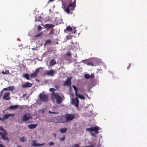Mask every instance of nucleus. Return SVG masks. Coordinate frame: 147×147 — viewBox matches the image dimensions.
I'll return each instance as SVG.
<instances>
[{"instance_id":"obj_37","label":"nucleus","mask_w":147,"mask_h":147,"mask_svg":"<svg viewBox=\"0 0 147 147\" xmlns=\"http://www.w3.org/2000/svg\"><path fill=\"white\" fill-rule=\"evenodd\" d=\"M38 31H39V30H41L42 28V27L39 25L38 26Z\"/></svg>"},{"instance_id":"obj_32","label":"nucleus","mask_w":147,"mask_h":147,"mask_svg":"<svg viewBox=\"0 0 147 147\" xmlns=\"http://www.w3.org/2000/svg\"><path fill=\"white\" fill-rule=\"evenodd\" d=\"M6 136H3V137L2 138L3 140H6L9 141V139L8 138V137H6Z\"/></svg>"},{"instance_id":"obj_19","label":"nucleus","mask_w":147,"mask_h":147,"mask_svg":"<svg viewBox=\"0 0 147 147\" xmlns=\"http://www.w3.org/2000/svg\"><path fill=\"white\" fill-rule=\"evenodd\" d=\"M49 63L50 66H52L53 65L55 64H56V62L55 59H53L50 61Z\"/></svg>"},{"instance_id":"obj_43","label":"nucleus","mask_w":147,"mask_h":147,"mask_svg":"<svg viewBox=\"0 0 147 147\" xmlns=\"http://www.w3.org/2000/svg\"><path fill=\"white\" fill-rule=\"evenodd\" d=\"M32 50H37V47L36 46V47L34 48H32Z\"/></svg>"},{"instance_id":"obj_20","label":"nucleus","mask_w":147,"mask_h":147,"mask_svg":"<svg viewBox=\"0 0 147 147\" xmlns=\"http://www.w3.org/2000/svg\"><path fill=\"white\" fill-rule=\"evenodd\" d=\"M76 96L78 98H79L81 99L84 100L85 99V97L83 95H80L78 94H76Z\"/></svg>"},{"instance_id":"obj_48","label":"nucleus","mask_w":147,"mask_h":147,"mask_svg":"<svg viewBox=\"0 0 147 147\" xmlns=\"http://www.w3.org/2000/svg\"><path fill=\"white\" fill-rule=\"evenodd\" d=\"M53 136L55 137H56V134H55V133H53Z\"/></svg>"},{"instance_id":"obj_47","label":"nucleus","mask_w":147,"mask_h":147,"mask_svg":"<svg viewBox=\"0 0 147 147\" xmlns=\"http://www.w3.org/2000/svg\"><path fill=\"white\" fill-rule=\"evenodd\" d=\"M37 102L40 105L41 104V101L40 100H38L37 101Z\"/></svg>"},{"instance_id":"obj_44","label":"nucleus","mask_w":147,"mask_h":147,"mask_svg":"<svg viewBox=\"0 0 147 147\" xmlns=\"http://www.w3.org/2000/svg\"><path fill=\"white\" fill-rule=\"evenodd\" d=\"M4 90H3V89L1 92H0V97H1V96H2V93H3V91H4Z\"/></svg>"},{"instance_id":"obj_31","label":"nucleus","mask_w":147,"mask_h":147,"mask_svg":"<svg viewBox=\"0 0 147 147\" xmlns=\"http://www.w3.org/2000/svg\"><path fill=\"white\" fill-rule=\"evenodd\" d=\"M51 42V40H48L46 41L44 45H45L47 44H50Z\"/></svg>"},{"instance_id":"obj_39","label":"nucleus","mask_w":147,"mask_h":147,"mask_svg":"<svg viewBox=\"0 0 147 147\" xmlns=\"http://www.w3.org/2000/svg\"><path fill=\"white\" fill-rule=\"evenodd\" d=\"M49 113L53 114H55L57 113L55 112H51L50 111H49Z\"/></svg>"},{"instance_id":"obj_13","label":"nucleus","mask_w":147,"mask_h":147,"mask_svg":"<svg viewBox=\"0 0 147 147\" xmlns=\"http://www.w3.org/2000/svg\"><path fill=\"white\" fill-rule=\"evenodd\" d=\"M45 27L47 29L52 28L55 27V25L53 24H47L45 25Z\"/></svg>"},{"instance_id":"obj_23","label":"nucleus","mask_w":147,"mask_h":147,"mask_svg":"<svg viewBox=\"0 0 147 147\" xmlns=\"http://www.w3.org/2000/svg\"><path fill=\"white\" fill-rule=\"evenodd\" d=\"M72 86L74 90L75 95L77 94H78V88L76 86L74 85H73Z\"/></svg>"},{"instance_id":"obj_34","label":"nucleus","mask_w":147,"mask_h":147,"mask_svg":"<svg viewBox=\"0 0 147 147\" xmlns=\"http://www.w3.org/2000/svg\"><path fill=\"white\" fill-rule=\"evenodd\" d=\"M54 143L53 142H51L49 143H48V144L49 146H52L54 145Z\"/></svg>"},{"instance_id":"obj_10","label":"nucleus","mask_w":147,"mask_h":147,"mask_svg":"<svg viewBox=\"0 0 147 147\" xmlns=\"http://www.w3.org/2000/svg\"><path fill=\"white\" fill-rule=\"evenodd\" d=\"M32 85V84L29 82H26L22 85V87L24 88H30L31 87Z\"/></svg>"},{"instance_id":"obj_5","label":"nucleus","mask_w":147,"mask_h":147,"mask_svg":"<svg viewBox=\"0 0 147 147\" xmlns=\"http://www.w3.org/2000/svg\"><path fill=\"white\" fill-rule=\"evenodd\" d=\"M72 79V77H68L66 80L64 82L63 85L67 86H70L71 84V80Z\"/></svg>"},{"instance_id":"obj_45","label":"nucleus","mask_w":147,"mask_h":147,"mask_svg":"<svg viewBox=\"0 0 147 147\" xmlns=\"http://www.w3.org/2000/svg\"><path fill=\"white\" fill-rule=\"evenodd\" d=\"M91 134L92 136H93L94 137H95V136H96L95 134L93 133H92V132L91 133Z\"/></svg>"},{"instance_id":"obj_2","label":"nucleus","mask_w":147,"mask_h":147,"mask_svg":"<svg viewBox=\"0 0 147 147\" xmlns=\"http://www.w3.org/2000/svg\"><path fill=\"white\" fill-rule=\"evenodd\" d=\"M52 97H54L57 103L58 104H60L62 102V98L57 93H53L51 94Z\"/></svg>"},{"instance_id":"obj_9","label":"nucleus","mask_w":147,"mask_h":147,"mask_svg":"<svg viewBox=\"0 0 147 147\" xmlns=\"http://www.w3.org/2000/svg\"><path fill=\"white\" fill-rule=\"evenodd\" d=\"M39 71V69L38 68L36 69L35 71L32 74L30 75V76L31 78H35L37 75V74Z\"/></svg>"},{"instance_id":"obj_29","label":"nucleus","mask_w":147,"mask_h":147,"mask_svg":"<svg viewBox=\"0 0 147 147\" xmlns=\"http://www.w3.org/2000/svg\"><path fill=\"white\" fill-rule=\"evenodd\" d=\"M95 128H96V130H94V131H95V132L96 134H98L99 133V131H98V130L99 129V127L97 126H95Z\"/></svg>"},{"instance_id":"obj_51","label":"nucleus","mask_w":147,"mask_h":147,"mask_svg":"<svg viewBox=\"0 0 147 147\" xmlns=\"http://www.w3.org/2000/svg\"><path fill=\"white\" fill-rule=\"evenodd\" d=\"M76 30H75V31L74 32H72V33L73 34H75L76 32Z\"/></svg>"},{"instance_id":"obj_46","label":"nucleus","mask_w":147,"mask_h":147,"mask_svg":"<svg viewBox=\"0 0 147 147\" xmlns=\"http://www.w3.org/2000/svg\"><path fill=\"white\" fill-rule=\"evenodd\" d=\"M73 146H74V147H79V146L77 144H75Z\"/></svg>"},{"instance_id":"obj_40","label":"nucleus","mask_w":147,"mask_h":147,"mask_svg":"<svg viewBox=\"0 0 147 147\" xmlns=\"http://www.w3.org/2000/svg\"><path fill=\"white\" fill-rule=\"evenodd\" d=\"M45 144V143H43L41 144H38V146H41L44 145Z\"/></svg>"},{"instance_id":"obj_1","label":"nucleus","mask_w":147,"mask_h":147,"mask_svg":"<svg viewBox=\"0 0 147 147\" xmlns=\"http://www.w3.org/2000/svg\"><path fill=\"white\" fill-rule=\"evenodd\" d=\"M76 0H74V1L72 3H69L67 7L66 8L65 3L62 2V7L68 14H69L70 13V10L72 11L73 10H74V8L76 7Z\"/></svg>"},{"instance_id":"obj_33","label":"nucleus","mask_w":147,"mask_h":147,"mask_svg":"<svg viewBox=\"0 0 147 147\" xmlns=\"http://www.w3.org/2000/svg\"><path fill=\"white\" fill-rule=\"evenodd\" d=\"M55 90L53 88H51L49 89V91L53 92V93H54V92L55 91Z\"/></svg>"},{"instance_id":"obj_50","label":"nucleus","mask_w":147,"mask_h":147,"mask_svg":"<svg viewBox=\"0 0 147 147\" xmlns=\"http://www.w3.org/2000/svg\"><path fill=\"white\" fill-rule=\"evenodd\" d=\"M4 120V119L3 118H1L0 117V121H3Z\"/></svg>"},{"instance_id":"obj_4","label":"nucleus","mask_w":147,"mask_h":147,"mask_svg":"<svg viewBox=\"0 0 147 147\" xmlns=\"http://www.w3.org/2000/svg\"><path fill=\"white\" fill-rule=\"evenodd\" d=\"M39 97L40 100L44 102H47L48 100L47 96L44 94H42L40 93L39 95Z\"/></svg>"},{"instance_id":"obj_41","label":"nucleus","mask_w":147,"mask_h":147,"mask_svg":"<svg viewBox=\"0 0 147 147\" xmlns=\"http://www.w3.org/2000/svg\"><path fill=\"white\" fill-rule=\"evenodd\" d=\"M0 130L3 131L4 132L5 131L4 130V128L2 127H0Z\"/></svg>"},{"instance_id":"obj_12","label":"nucleus","mask_w":147,"mask_h":147,"mask_svg":"<svg viewBox=\"0 0 147 147\" xmlns=\"http://www.w3.org/2000/svg\"><path fill=\"white\" fill-rule=\"evenodd\" d=\"M14 90V86H10L7 88H4L3 89V90L7 91V90L12 91Z\"/></svg>"},{"instance_id":"obj_35","label":"nucleus","mask_w":147,"mask_h":147,"mask_svg":"<svg viewBox=\"0 0 147 147\" xmlns=\"http://www.w3.org/2000/svg\"><path fill=\"white\" fill-rule=\"evenodd\" d=\"M42 34V33H41V32L39 33H38V34H37L36 35L35 37H38V36H41Z\"/></svg>"},{"instance_id":"obj_38","label":"nucleus","mask_w":147,"mask_h":147,"mask_svg":"<svg viewBox=\"0 0 147 147\" xmlns=\"http://www.w3.org/2000/svg\"><path fill=\"white\" fill-rule=\"evenodd\" d=\"M66 55L68 56H71V54L69 52H67L66 54Z\"/></svg>"},{"instance_id":"obj_25","label":"nucleus","mask_w":147,"mask_h":147,"mask_svg":"<svg viewBox=\"0 0 147 147\" xmlns=\"http://www.w3.org/2000/svg\"><path fill=\"white\" fill-rule=\"evenodd\" d=\"M23 77L25 78L27 80H29L30 79L29 75L28 74H24Z\"/></svg>"},{"instance_id":"obj_24","label":"nucleus","mask_w":147,"mask_h":147,"mask_svg":"<svg viewBox=\"0 0 147 147\" xmlns=\"http://www.w3.org/2000/svg\"><path fill=\"white\" fill-rule=\"evenodd\" d=\"M26 139L25 137H21L20 138V140L22 142H23L25 141V140Z\"/></svg>"},{"instance_id":"obj_49","label":"nucleus","mask_w":147,"mask_h":147,"mask_svg":"<svg viewBox=\"0 0 147 147\" xmlns=\"http://www.w3.org/2000/svg\"><path fill=\"white\" fill-rule=\"evenodd\" d=\"M4 146H3L2 144H0V147H4Z\"/></svg>"},{"instance_id":"obj_17","label":"nucleus","mask_w":147,"mask_h":147,"mask_svg":"<svg viewBox=\"0 0 147 147\" xmlns=\"http://www.w3.org/2000/svg\"><path fill=\"white\" fill-rule=\"evenodd\" d=\"M72 30V28L71 27L69 26H67L66 27V30H64V32L65 33L67 32L66 31L68 32L71 31Z\"/></svg>"},{"instance_id":"obj_36","label":"nucleus","mask_w":147,"mask_h":147,"mask_svg":"<svg viewBox=\"0 0 147 147\" xmlns=\"http://www.w3.org/2000/svg\"><path fill=\"white\" fill-rule=\"evenodd\" d=\"M65 136H63V137H62L60 138V140L61 141H63L65 140Z\"/></svg>"},{"instance_id":"obj_7","label":"nucleus","mask_w":147,"mask_h":147,"mask_svg":"<svg viewBox=\"0 0 147 147\" xmlns=\"http://www.w3.org/2000/svg\"><path fill=\"white\" fill-rule=\"evenodd\" d=\"M79 101L77 97L72 99V104L75 105L76 107H78Z\"/></svg>"},{"instance_id":"obj_8","label":"nucleus","mask_w":147,"mask_h":147,"mask_svg":"<svg viewBox=\"0 0 147 147\" xmlns=\"http://www.w3.org/2000/svg\"><path fill=\"white\" fill-rule=\"evenodd\" d=\"M31 118L30 114H26L23 117L22 120L24 121H25L29 120Z\"/></svg>"},{"instance_id":"obj_22","label":"nucleus","mask_w":147,"mask_h":147,"mask_svg":"<svg viewBox=\"0 0 147 147\" xmlns=\"http://www.w3.org/2000/svg\"><path fill=\"white\" fill-rule=\"evenodd\" d=\"M19 106L18 105H15L14 106H11L9 107V109L12 110L18 108Z\"/></svg>"},{"instance_id":"obj_3","label":"nucleus","mask_w":147,"mask_h":147,"mask_svg":"<svg viewBox=\"0 0 147 147\" xmlns=\"http://www.w3.org/2000/svg\"><path fill=\"white\" fill-rule=\"evenodd\" d=\"M64 116L66 122L73 120L75 117V116L73 114H66Z\"/></svg>"},{"instance_id":"obj_6","label":"nucleus","mask_w":147,"mask_h":147,"mask_svg":"<svg viewBox=\"0 0 147 147\" xmlns=\"http://www.w3.org/2000/svg\"><path fill=\"white\" fill-rule=\"evenodd\" d=\"M54 71L53 69L46 71L45 75L47 76L53 77L54 76Z\"/></svg>"},{"instance_id":"obj_18","label":"nucleus","mask_w":147,"mask_h":147,"mask_svg":"<svg viewBox=\"0 0 147 147\" xmlns=\"http://www.w3.org/2000/svg\"><path fill=\"white\" fill-rule=\"evenodd\" d=\"M37 125V124H33L28 125V126L29 128L30 129H33L36 127Z\"/></svg>"},{"instance_id":"obj_11","label":"nucleus","mask_w":147,"mask_h":147,"mask_svg":"<svg viewBox=\"0 0 147 147\" xmlns=\"http://www.w3.org/2000/svg\"><path fill=\"white\" fill-rule=\"evenodd\" d=\"M10 93L9 92H7L5 93L3 96V98L5 100H9L10 99V98L9 96Z\"/></svg>"},{"instance_id":"obj_28","label":"nucleus","mask_w":147,"mask_h":147,"mask_svg":"<svg viewBox=\"0 0 147 147\" xmlns=\"http://www.w3.org/2000/svg\"><path fill=\"white\" fill-rule=\"evenodd\" d=\"M36 140L35 141H32V142H33V143L32 144V146H34L37 147L38 146V143H36Z\"/></svg>"},{"instance_id":"obj_14","label":"nucleus","mask_w":147,"mask_h":147,"mask_svg":"<svg viewBox=\"0 0 147 147\" xmlns=\"http://www.w3.org/2000/svg\"><path fill=\"white\" fill-rule=\"evenodd\" d=\"M96 130V128H95V127H92L91 128H86V130L87 131H88L90 132H91L92 131H94V130Z\"/></svg>"},{"instance_id":"obj_27","label":"nucleus","mask_w":147,"mask_h":147,"mask_svg":"<svg viewBox=\"0 0 147 147\" xmlns=\"http://www.w3.org/2000/svg\"><path fill=\"white\" fill-rule=\"evenodd\" d=\"M2 73L3 74H10V73L9 72V70H6L5 71H3L2 72Z\"/></svg>"},{"instance_id":"obj_16","label":"nucleus","mask_w":147,"mask_h":147,"mask_svg":"<svg viewBox=\"0 0 147 147\" xmlns=\"http://www.w3.org/2000/svg\"><path fill=\"white\" fill-rule=\"evenodd\" d=\"M14 116V114H8L5 115L4 116V120L5 119H8L10 117H13Z\"/></svg>"},{"instance_id":"obj_21","label":"nucleus","mask_w":147,"mask_h":147,"mask_svg":"<svg viewBox=\"0 0 147 147\" xmlns=\"http://www.w3.org/2000/svg\"><path fill=\"white\" fill-rule=\"evenodd\" d=\"M67 131V129L65 127H64L61 128L59 131L61 133H64L66 132Z\"/></svg>"},{"instance_id":"obj_15","label":"nucleus","mask_w":147,"mask_h":147,"mask_svg":"<svg viewBox=\"0 0 147 147\" xmlns=\"http://www.w3.org/2000/svg\"><path fill=\"white\" fill-rule=\"evenodd\" d=\"M84 78L86 79H88L90 78H93L94 76L93 75H90L89 74H86L84 75Z\"/></svg>"},{"instance_id":"obj_26","label":"nucleus","mask_w":147,"mask_h":147,"mask_svg":"<svg viewBox=\"0 0 147 147\" xmlns=\"http://www.w3.org/2000/svg\"><path fill=\"white\" fill-rule=\"evenodd\" d=\"M7 134V132L6 131H4V133H3L2 132H0V136H1L2 138L3 137V136H6Z\"/></svg>"},{"instance_id":"obj_42","label":"nucleus","mask_w":147,"mask_h":147,"mask_svg":"<svg viewBox=\"0 0 147 147\" xmlns=\"http://www.w3.org/2000/svg\"><path fill=\"white\" fill-rule=\"evenodd\" d=\"M54 33V32L53 30L50 31V32L49 33V34H53Z\"/></svg>"},{"instance_id":"obj_30","label":"nucleus","mask_w":147,"mask_h":147,"mask_svg":"<svg viewBox=\"0 0 147 147\" xmlns=\"http://www.w3.org/2000/svg\"><path fill=\"white\" fill-rule=\"evenodd\" d=\"M87 64L88 65H90L92 66H93L94 65L92 62L90 61L87 62Z\"/></svg>"}]
</instances>
